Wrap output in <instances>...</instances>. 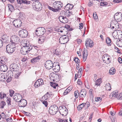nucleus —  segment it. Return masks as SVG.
<instances>
[{
	"instance_id": "54",
	"label": "nucleus",
	"mask_w": 122,
	"mask_h": 122,
	"mask_svg": "<svg viewBox=\"0 0 122 122\" xmlns=\"http://www.w3.org/2000/svg\"><path fill=\"white\" fill-rule=\"evenodd\" d=\"M62 6L63 5L62 3L60 1H59V3H58L57 9H58L59 10V9L61 8Z\"/></svg>"
},
{
	"instance_id": "29",
	"label": "nucleus",
	"mask_w": 122,
	"mask_h": 122,
	"mask_svg": "<svg viewBox=\"0 0 122 122\" xmlns=\"http://www.w3.org/2000/svg\"><path fill=\"white\" fill-rule=\"evenodd\" d=\"M73 7V5H72L68 4L65 6V9L66 10H70Z\"/></svg>"
},
{
	"instance_id": "42",
	"label": "nucleus",
	"mask_w": 122,
	"mask_h": 122,
	"mask_svg": "<svg viewBox=\"0 0 122 122\" xmlns=\"http://www.w3.org/2000/svg\"><path fill=\"white\" fill-rule=\"evenodd\" d=\"M59 3V1H57V2L56 1L54 2L53 4V5L54 8L56 9H57L58 6V3Z\"/></svg>"
},
{
	"instance_id": "14",
	"label": "nucleus",
	"mask_w": 122,
	"mask_h": 122,
	"mask_svg": "<svg viewBox=\"0 0 122 122\" xmlns=\"http://www.w3.org/2000/svg\"><path fill=\"white\" fill-rule=\"evenodd\" d=\"M14 100L16 102H19L22 99V96L19 94L15 95L13 97Z\"/></svg>"
},
{
	"instance_id": "12",
	"label": "nucleus",
	"mask_w": 122,
	"mask_h": 122,
	"mask_svg": "<svg viewBox=\"0 0 122 122\" xmlns=\"http://www.w3.org/2000/svg\"><path fill=\"white\" fill-rule=\"evenodd\" d=\"M87 91L85 89H82L79 92V97L80 99H82L84 98L86 96Z\"/></svg>"
},
{
	"instance_id": "4",
	"label": "nucleus",
	"mask_w": 122,
	"mask_h": 122,
	"mask_svg": "<svg viewBox=\"0 0 122 122\" xmlns=\"http://www.w3.org/2000/svg\"><path fill=\"white\" fill-rule=\"evenodd\" d=\"M59 109L60 113L62 116H65L68 114V110L65 106H60Z\"/></svg>"
},
{
	"instance_id": "3",
	"label": "nucleus",
	"mask_w": 122,
	"mask_h": 122,
	"mask_svg": "<svg viewBox=\"0 0 122 122\" xmlns=\"http://www.w3.org/2000/svg\"><path fill=\"white\" fill-rule=\"evenodd\" d=\"M16 46L12 43L6 46V51L9 54L12 53L15 50Z\"/></svg>"
},
{
	"instance_id": "6",
	"label": "nucleus",
	"mask_w": 122,
	"mask_h": 122,
	"mask_svg": "<svg viewBox=\"0 0 122 122\" xmlns=\"http://www.w3.org/2000/svg\"><path fill=\"white\" fill-rule=\"evenodd\" d=\"M46 32L45 29L43 27H39L37 28L36 30V34L37 36H39L43 35Z\"/></svg>"
},
{
	"instance_id": "25",
	"label": "nucleus",
	"mask_w": 122,
	"mask_h": 122,
	"mask_svg": "<svg viewBox=\"0 0 122 122\" xmlns=\"http://www.w3.org/2000/svg\"><path fill=\"white\" fill-rule=\"evenodd\" d=\"M46 37L44 36H42L40 37L38 40V42L40 44H41L44 41Z\"/></svg>"
},
{
	"instance_id": "47",
	"label": "nucleus",
	"mask_w": 122,
	"mask_h": 122,
	"mask_svg": "<svg viewBox=\"0 0 122 122\" xmlns=\"http://www.w3.org/2000/svg\"><path fill=\"white\" fill-rule=\"evenodd\" d=\"M108 56L107 55H104L102 56L103 60L104 62L106 63V61L107 60V58L108 57Z\"/></svg>"
},
{
	"instance_id": "13",
	"label": "nucleus",
	"mask_w": 122,
	"mask_h": 122,
	"mask_svg": "<svg viewBox=\"0 0 122 122\" xmlns=\"http://www.w3.org/2000/svg\"><path fill=\"white\" fill-rule=\"evenodd\" d=\"M10 41L11 43H12V44H14L15 45V43H16L17 42H18L19 40V37L15 36H12L10 38Z\"/></svg>"
},
{
	"instance_id": "53",
	"label": "nucleus",
	"mask_w": 122,
	"mask_h": 122,
	"mask_svg": "<svg viewBox=\"0 0 122 122\" xmlns=\"http://www.w3.org/2000/svg\"><path fill=\"white\" fill-rule=\"evenodd\" d=\"M42 103L44 104L45 107H47L48 105V102L47 101H44V100H41Z\"/></svg>"
},
{
	"instance_id": "16",
	"label": "nucleus",
	"mask_w": 122,
	"mask_h": 122,
	"mask_svg": "<svg viewBox=\"0 0 122 122\" xmlns=\"http://www.w3.org/2000/svg\"><path fill=\"white\" fill-rule=\"evenodd\" d=\"M60 21L64 23H67L68 22V19L66 17L63 15H61L59 17Z\"/></svg>"
},
{
	"instance_id": "34",
	"label": "nucleus",
	"mask_w": 122,
	"mask_h": 122,
	"mask_svg": "<svg viewBox=\"0 0 122 122\" xmlns=\"http://www.w3.org/2000/svg\"><path fill=\"white\" fill-rule=\"evenodd\" d=\"M102 82V79L101 78H99L96 81L95 85L97 86H99L100 85Z\"/></svg>"
},
{
	"instance_id": "56",
	"label": "nucleus",
	"mask_w": 122,
	"mask_h": 122,
	"mask_svg": "<svg viewBox=\"0 0 122 122\" xmlns=\"http://www.w3.org/2000/svg\"><path fill=\"white\" fill-rule=\"evenodd\" d=\"M55 76L57 78H56V79L57 80V81L58 80H60L61 77V75L60 74H57L56 75V76Z\"/></svg>"
},
{
	"instance_id": "19",
	"label": "nucleus",
	"mask_w": 122,
	"mask_h": 122,
	"mask_svg": "<svg viewBox=\"0 0 122 122\" xmlns=\"http://www.w3.org/2000/svg\"><path fill=\"white\" fill-rule=\"evenodd\" d=\"M53 71L55 72H58L60 70V66L59 64L53 65L52 67Z\"/></svg>"
},
{
	"instance_id": "21",
	"label": "nucleus",
	"mask_w": 122,
	"mask_h": 122,
	"mask_svg": "<svg viewBox=\"0 0 122 122\" xmlns=\"http://www.w3.org/2000/svg\"><path fill=\"white\" fill-rule=\"evenodd\" d=\"M5 36H2L1 38L2 39V41L4 43H9L10 41V38L8 37H5Z\"/></svg>"
},
{
	"instance_id": "46",
	"label": "nucleus",
	"mask_w": 122,
	"mask_h": 122,
	"mask_svg": "<svg viewBox=\"0 0 122 122\" xmlns=\"http://www.w3.org/2000/svg\"><path fill=\"white\" fill-rule=\"evenodd\" d=\"M37 81L39 82V83L40 86L43 84V80L42 79H39Z\"/></svg>"
},
{
	"instance_id": "31",
	"label": "nucleus",
	"mask_w": 122,
	"mask_h": 122,
	"mask_svg": "<svg viewBox=\"0 0 122 122\" xmlns=\"http://www.w3.org/2000/svg\"><path fill=\"white\" fill-rule=\"evenodd\" d=\"M93 92L94 91L92 89H90L89 91V94L90 98H93Z\"/></svg>"
},
{
	"instance_id": "20",
	"label": "nucleus",
	"mask_w": 122,
	"mask_h": 122,
	"mask_svg": "<svg viewBox=\"0 0 122 122\" xmlns=\"http://www.w3.org/2000/svg\"><path fill=\"white\" fill-rule=\"evenodd\" d=\"M8 69L7 66L5 65H0V70L3 72L6 71Z\"/></svg>"
},
{
	"instance_id": "11",
	"label": "nucleus",
	"mask_w": 122,
	"mask_h": 122,
	"mask_svg": "<svg viewBox=\"0 0 122 122\" xmlns=\"http://www.w3.org/2000/svg\"><path fill=\"white\" fill-rule=\"evenodd\" d=\"M85 45L87 48V47H92L94 45L93 41L90 39H88L86 41Z\"/></svg>"
},
{
	"instance_id": "48",
	"label": "nucleus",
	"mask_w": 122,
	"mask_h": 122,
	"mask_svg": "<svg viewBox=\"0 0 122 122\" xmlns=\"http://www.w3.org/2000/svg\"><path fill=\"white\" fill-rule=\"evenodd\" d=\"M6 105L5 103L4 102H2L0 104V107L1 108H3Z\"/></svg>"
},
{
	"instance_id": "41",
	"label": "nucleus",
	"mask_w": 122,
	"mask_h": 122,
	"mask_svg": "<svg viewBox=\"0 0 122 122\" xmlns=\"http://www.w3.org/2000/svg\"><path fill=\"white\" fill-rule=\"evenodd\" d=\"M66 16H69L72 14V13L71 12L69 11V10H67L66 11Z\"/></svg>"
},
{
	"instance_id": "50",
	"label": "nucleus",
	"mask_w": 122,
	"mask_h": 122,
	"mask_svg": "<svg viewBox=\"0 0 122 122\" xmlns=\"http://www.w3.org/2000/svg\"><path fill=\"white\" fill-rule=\"evenodd\" d=\"M45 97H46L48 99L49 98L51 97V94H50V93L47 92L46 94H45Z\"/></svg>"
},
{
	"instance_id": "33",
	"label": "nucleus",
	"mask_w": 122,
	"mask_h": 122,
	"mask_svg": "<svg viewBox=\"0 0 122 122\" xmlns=\"http://www.w3.org/2000/svg\"><path fill=\"white\" fill-rule=\"evenodd\" d=\"M86 104L85 103H83L80 105H79L77 107V110L79 111L81 110L85 106Z\"/></svg>"
},
{
	"instance_id": "37",
	"label": "nucleus",
	"mask_w": 122,
	"mask_h": 122,
	"mask_svg": "<svg viewBox=\"0 0 122 122\" xmlns=\"http://www.w3.org/2000/svg\"><path fill=\"white\" fill-rule=\"evenodd\" d=\"M8 6L9 10L11 11L12 12L14 10V8L13 5L10 4H8Z\"/></svg>"
},
{
	"instance_id": "55",
	"label": "nucleus",
	"mask_w": 122,
	"mask_h": 122,
	"mask_svg": "<svg viewBox=\"0 0 122 122\" xmlns=\"http://www.w3.org/2000/svg\"><path fill=\"white\" fill-rule=\"evenodd\" d=\"M53 53L55 55L58 56L59 55V52L57 49L53 51Z\"/></svg>"
},
{
	"instance_id": "9",
	"label": "nucleus",
	"mask_w": 122,
	"mask_h": 122,
	"mask_svg": "<svg viewBox=\"0 0 122 122\" xmlns=\"http://www.w3.org/2000/svg\"><path fill=\"white\" fill-rule=\"evenodd\" d=\"M13 24L15 27H19L22 25V22L20 19H17L14 20L13 21Z\"/></svg>"
},
{
	"instance_id": "5",
	"label": "nucleus",
	"mask_w": 122,
	"mask_h": 122,
	"mask_svg": "<svg viewBox=\"0 0 122 122\" xmlns=\"http://www.w3.org/2000/svg\"><path fill=\"white\" fill-rule=\"evenodd\" d=\"M69 41L68 36L65 35H64L61 37L59 39V41L61 44H65Z\"/></svg>"
},
{
	"instance_id": "18",
	"label": "nucleus",
	"mask_w": 122,
	"mask_h": 122,
	"mask_svg": "<svg viewBox=\"0 0 122 122\" xmlns=\"http://www.w3.org/2000/svg\"><path fill=\"white\" fill-rule=\"evenodd\" d=\"M10 66H11V69L13 70V71H17L19 68V66L18 65L15 63L11 65Z\"/></svg>"
},
{
	"instance_id": "49",
	"label": "nucleus",
	"mask_w": 122,
	"mask_h": 122,
	"mask_svg": "<svg viewBox=\"0 0 122 122\" xmlns=\"http://www.w3.org/2000/svg\"><path fill=\"white\" fill-rule=\"evenodd\" d=\"M7 99L6 101L9 105H11V99L10 98H7Z\"/></svg>"
},
{
	"instance_id": "44",
	"label": "nucleus",
	"mask_w": 122,
	"mask_h": 122,
	"mask_svg": "<svg viewBox=\"0 0 122 122\" xmlns=\"http://www.w3.org/2000/svg\"><path fill=\"white\" fill-rule=\"evenodd\" d=\"M48 8L50 10H52L53 11H54L55 12H56L57 11H59V9H56L52 7H51L49 6H48Z\"/></svg>"
},
{
	"instance_id": "58",
	"label": "nucleus",
	"mask_w": 122,
	"mask_h": 122,
	"mask_svg": "<svg viewBox=\"0 0 122 122\" xmlns=\"http://www.w3.org/2000/svg\"><path fill=\"white\" fill-rule=\"evenodd\" d=\"M74 61L75 62L77 63H79L80 61L78 58L75 57L74 58Z\"/></svg>"
},
{
	"instance_id": "15",
	"label": "nucleus",
	"mask_w": 122,
	"mask_h": 122,
	"mask_svg": "<svg viewBox=\"0 0 122 122\" xmlns=\"http://www.w3.org/2000/svg\"><path fill=\"white\" fill-rule=\"evenodd\" d=\"M27 104V101L25 99H21L19 101L18 103V105L20 107H24Z\"/></svg>"
},
{
	"instance_id": "60",
	"label": "nucleus",
	"mask_w": 122,
	"mask_h": 122,
	"mask_svg": "<svg viewBox=\"0 0 122 122\" xmlns=\"http://www.w3.org/2000/svg\"><path fill=\"white\" fill-rule=\"evenodd\" d=\"M93 17L94 19L96 20H97L98 19V17L96 13H95L93 15Z\"/></svg>"
},
{
	"instance_id": "40",
	"label": "nucleus",
	"mask_w": 122,
	"mask_h": 122,
	"mask_svg": "<svg viewBox=\"0 0 122 122\" xmlns=\"http://www.w3.org/2000/svg\"><path fill=\"white\" fill-rule=\"evenodd\" d=\"M50 84L51 86L53 87L54 88H56V86H58V84L56 83L51 82Z\"/></svg>"
},
{
	"instance_id": "35",
	"label": "nucleus",
	"mask_w": 122,
	"mask_h": 122,
	"mask_svg": "<svg viewBox=\"0 0 122 122\" xmlns=\"http://www.w3.org/2000/svg\"><path fill=\"white\" fill-rule=\"evenodd\" d=\"M106 43L108 46H111V41L110 39L108 37H107L106 39Z\"/></svg>"
},
{
	"instance_id": "27",
	"label": "nucleus",
	"mask_w": 122,
	"mask_h": 122,
	"mask_svg": "<svg viewBox=\"0 0 122 122\" xmlns=\"http://www.w3.org/2000/svg\"><path fill=\"white\" fill-rule=\"evenodd\" d=\"M105 87L106 88V90L107 91H110L111 89V85L109 82L106 83Z\"/></svg>"
},
{
	"instance_id": "24",
	"label": "nucleus",
	"mask_w": 122,
	"mask_h": 122,
	"mask_svg": "<svg viewBox=\"0 0 122 122\" xmlns=\"http://www.w3.org/2000/svg\"><path fill=\"white\" fill-rule=\"evenodd\" d=\"M7 78V76L5 73H2L0 74V80L4 81Z\"/></svg>"
},
{
	"instance_id": "39",
	"label": "nucleus",
	"mask_w": 122,
	"mask_h": 122,
	"mask_svg": "<svg viewBox=\"0 0 122 122\" xmlns=\"http://www.w3.org/2000/svg\"><path fill=\"white\" fill-rule=\"evenodd\" d=\"M64 27H61L57 29V31L58 32H64L65 31V29H64Z\"/></svg>"
},
{
	"instance_id": "2",
	"label": "nucleus",
	"mask_w": 122,
	"mask_h": 122,
	"mask_svg": "<svg viewBox=\"0 0 122 122\" xmlns=\"http://www.w3.org/2000/svg\"><path fill=\"white\" fill-rule=\"evenodd\" d=\"M58 107L56 105H51L49 108V112L50 114L52 115H54L56 114L58 111Z\"/></svg>"
},
{
	"instance_id": "43",
	"label": "nucleus",
	"mask_w": 122,
	"mask_h": 122,
	"mask_svg": "<svg viewBox=\"0 0 122 122\" xmlns=\"http://www.w3.org/2000/svg\"><path fill=\"white\" fill-rule=\"evenodd\" d=\"M74 95L76 98L78 97L79 96V93L78 90H76L75 91Z\"/></svg>"
},
{
	"instance_id": "26",
	"label": "nucleus",
	"mask_w": 122,
	"mask_h": 122,
	"mask_svg": "<svg viewBox=\"0 0 122 122\" xmlns=\"http://www.w3.org/2000/svg\"><path fill=\"white\" fill-rule=\"evenodd\" d=\"M116 33L117 34L116 35L117 36L118 38H122V32L120 30H117L115 32H114L113 33Z\"/></svg>"
},
{
	"instance_id": "64",
	"label": "nucleus",
	"mask_w": 122,
	"mask_h": 122,
	"mask_svg": "<svg viewBox=\"0 0 122 122\" xmlns=\"http://www.w3.org/2000/svg\"><path fill=\"white\" fill-rule=\"evenodd\" d=\"M6 120L7 122H11L12 121V119L10 118L6 119Z\"/></svg>"
},
{
	"instance_id": "36",
	"label": "nucleus",
	"mask_w": 122,
	"mask_h": 122,
	"mask_svg": "<svg viewBox=\"0 0 122 122\" xmlns=\"http://www.w3.org/2000/svg\"><path fill=\"white\" fill-rule=\"evenodd\" d=\"M116 70L113 68H111L109 71V73L111 75H113L115 73Z\"/></svg>"
},
{
	"instance_id": "52",
	"label": "nucleus",
	"mask_w": 122,
	"mask_h": 122,
	"mask_svg": "<svg viewBox=\"0 0 122 122\" xmlns=\"http://www.w3.org/2000/svg\"><path fill=\"white\" fill-rule=\"evenodd\" d=\"M10 96L12 97L13 94L14 93V91L12 89H10L9 90Z\"/></svg>"
},
{
	"instance_id": "8",
	"label": "nucleus",
	"mask_w": 122,
	"mask_h": 122,
	"mask_svg": "<svg viewBox=\"0 0 122 122\" xmlns=\"http://www.w3.org/2000/svg\"><path fill=\"white\" fill-rule=\"evenodd\" d=\"M114 17L117 21L120 22L122 19V14L120 12L117 13L115 14Z\"/></svg>"
},
{
	"instance_id": "28",
	"label": "nucleus",
	"mask_w": 122,
	"mask_h": 122,
	"mask_svg": "<svg viewBox=\"0 0 122 122\" xmlns=\"http://www.w3.org/2000/svg\"><path fill=\"white\" fill-rule=\"evenodd\" d=\"M32 48V47L31 46H24L22 48V50H23V49H25L26 50L28 51L31 50Z\"/></svg>"
},
{
	"instance_id": "30",
	"label": "nucleus",
	"mask_w": 122,
	"mask_h": 122,
	"mask_svg": "<svg viewBox=\"0 0 122 122\" xmlns=\"http://www.w3.org/2000/svg\"><path fill=\"white\" fill-rule=\"evenodd\" d=\"M116 43L118 46L121 47H122V39L117 40V41Z\"/></svg>"
},
{
	"instance_id": "17",
	"label": "nucleus",
	"mask_w": 122,
	"mask_h": 122,
	"mask_svg": "<svg viewBox=\"0 0 122 122\" xmlns=\"http://www.w3.org/2000/svg\"><path fill=\"white\" fill-rule=\"evenodd\" d=\"M118 94V92L117 90H116L114 91L109 96L112 99L117 98Z\"/></svg>"
},
{
	"instance_id": "63",
	"label": "nucleus",
	"mask_w": 122,
	"mask_h": 122,
	"mask_svg": "<svg viewBox=\"0 0 122 122\" xmlns=\"http://www.w3.org/2000/svg\"><path fill=\"white\" fill-rule=\"evenodd\" d=\"M59 122H67V119H59Z\"/></svg>"
},
{
	"instance_id": "10",
	"label": "nucleus",
	"mask_w": 122,
	"mask_h": 122,
	"mask_svg": "<svg viewBox=\"0 0 122 122\" xmlns=\"http://www.w3.org/2000/svg\"><path fill=\"white\" fill-rule=\"evenodd\" d=\"M19 34L21 37L24 38L27 36L28 33L27 30L24 29L20 30L19 31Z\"/></svg>"
},
{
	"instance_id": "59",
	"label": "nucleus",
	"mask_w": 122,
	"mask_h": 122,
	"mask_svg": "<svg viewBox=\"0 0 122 122\" xmlns=\"http://www.w3.org/2000/svg\"><path fill=\"white\" fill-rule=\"evenodd\" d=\"M82 68H80L79 69L78 72V74L77 75V76H78V78H80V77H81V76H80V74L81 75V71H82Z\"/></svg>"
},
{
	"instance_id": "22",
	"label": "nucleus",
	"mask_w": 122,
	"mask_h": 122,
	"mask_svg": "<svg viewBox=\"0 0 122 122\" xmlns=\"http://www.w3.org/2000/svg\"><path fill=\"white\" fill-rule=\"evenodd\" d=\"M40 58V56H39L33 58L31 60V62L32 63H35L36 62L38 61Z\"/></svg>"
},
{
	"instance_id": "1",
	"label": "nucleus",
	"mask_w": 122,
	"mask_h": 122,
	"mask_svg": "<svg viewBox=\"0 0 122 122\" xmlns=\"http://www.w3.org/2000/svg\"><path fill=\"white\" fill-rule=\"evenodd\" d=\"M32 7L33 9L35 10L39 11L42 9V5L41 3L39 1H36L33 3Z\"/></svg>"
},
{
	"instance_id": "62",
	"label": "nucleus",
	"mask_w": 122,
	"mask_h": 122,
	"mask_svg": "<svg viewBox=\"0 0 122 122\" xmlns=\"http://www.w3.org/2000/svg\"><path fill=\"white\" fill-rule=\"evenodd\" d=\"M114 49H115V51L119 53H120V51L119 49L116 46H115L114 47Z\"/></svg>"
},
{
	"instance_id": "51",
	"label": "nucleus",
	"mask_w": 122,
	"mask_h": 122,
	"mask_svg": "<svg viewBox=\"0 0 122 122\" xmlns=\"http://www.w3.org/2000/svg\"><path fill=\"white\" fill-rule=\"evenodd\" d=\"M35 87L37 88L39 87L40 86V85L39 83V82L37 81V80L36 81L34 84Z\"/></svg>"
},
{
	"instance_id": "32",
	"label": "nucleus",
	"mask_w": 122,
	"mask_h": 122,
	"mask_svg": "<svg viewBox=\"0 0 122 122\" xmlns=\"http://www.w3.org/2000/svg\"><path fill=\"white\" fill-rule=\"evenodd\" d=\"M0 98L1 99H2L5 97H6V96H8V94L4 93V92H1L0 93Z\"/></svg>"
},
{
	"instance_id": "61",
	"label": "nucleus",
	"mask_w": 122,
	"mask_h": 122,
	"mask_svg": "<svg viewBox=\"0 0 122 122\" xmlns=\"http://www.w3.org/2000/svg\"><path fill=\"white\" fill-rule=\"evenodd\" d=\"M15 12H16V16H20V10H15Z\"/></svg>"
},
{
	"instance_id": "38",
	"label": "nucleus",
	"mask_w": 122,
	"mask_h": 122,
	"mask_svg": "<svg viewBox=\"0 0 122 122\" xmlns=\"http://www.w3.org/2000/svg\"><path fill=\"white\" fill-rule=\"evenodd\" d=\"M22 48L21 49V52L22 54L23 55H26V53H28L29 51H28L26 50L25 49H23V50H22Z\"/></svg>"
},
{
	"instance_id": "23",
	"label": "nucleus",
	"mask_w": 122,
	"mask_h": 122,
	"mask_svg": "<svg viewBox=\"0 0 122 122\" xmlns=\"http://www.w3.org/2000/svg\"><path fill=\"white\" fill-rule=\"evenodd\" d=\"M87 50H85L83 52V61L85 62L86 60L88 55Z\"/></svg>"
},
{
	"instance_id": "45",
	"label": "nucleus",
	"mask_w": 122,
	"mask_h": 122,
	"mask_svg": "<svg viewBox=\"0 0 122 122\" xmlns=\"http://www.w3.org/2000/svg\"><path fill=\"white\" fill-rule=\"evenodd\" d=\"M117 99L119 100H122V92L118 93Z\"/></svg>"
},
{
	"instance_id": "57",
	"label": "nucleus",
	"mask_w": 122,
	"mask_h": 122,
	"mask_svg": "<svg viewBox=\"0 0 122 122\" xmlns=\"http://www.w3.org/2000/svg\"><path fill=\"white\" fill-rule=\"evenodd\" d=\"M102 100V98L101 97H97L95 98V100L96 102L101 101Z\"/></svg>"
},
{
	"instance_id": "7",
	"label": "nucleus",
	"mask_w": 122,
	"mask_h": 122,
	"mask_svg": "<svg viewBox=\"0 0 122 122\" xmlns=\"http://www.w3.org/2000/svg\"><path fill=\"white\" fill-rule=\"evenodd\" d=\"M54 64H53V62L51 60H48L46 61L45 64V66L47 69H51Z\"/></svg>"
}]
</instances>
